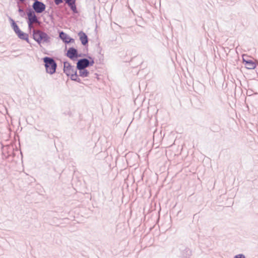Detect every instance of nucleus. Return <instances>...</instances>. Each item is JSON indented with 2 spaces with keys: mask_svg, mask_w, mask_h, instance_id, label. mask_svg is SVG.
Listing matches in <instances>:
<instances>
[{
  "mask_svg": "<svg viewBox=\"0 0 258 258\" xmlns=\"http://www.w3.org/2000/svg\"><path fill=\"white\" fill-rule=\"evenodd\" d=\"M43 61L47 73L50 74H54L56 68V64L54 60L51 58L45 57L43 58Z\"/></svg>",
  "mask_w": 258,
  "mask_h": 258,
  "instance_id": "nucleus-1",
  "label": "nucleus"
},
{
  "mask_svg": "<svg viewBox=\"0 0 258 258\" xmlns=\"http://www.w3.org/2000/svg\"><path fill=\"white\" fill-rule=\"evenodd\" d=\"M56 5H58L62 3V0H54Z\"/></svg>",
  "mask_w": 258,
  "mask_h": 258,
  "instance_id": "nucleus-14",
  "label": "nucleus"
},
{
  "mask_svg": "<svg viewBox=\"0 0 258 258\" xmlns=\"http://www.w3.org/2000/svg\"><path fill=\"white\" fill-rule=\"evenodd\" d=\"M35 2L33 5V8L35 11L37 13H41L43 12L45 9V5L37 0H35Z\"/></svg>",
  "mask_w": 258,
  "mask_h": 258,
  "instance_id": "nucleus-5",
  "label": "nucleus"
},
{
  "mask_svg": "<svg viewBox=\"0 0 258 258\" xmlns=\"http://www.w3.org/2000/svg\"><path fill=\"white\" fill-rule=\"evenodd\" d=\"M67 55L71 59H74L78 56L77 51L74 48H70L68 50Z\"/></svg>",
  "mask_w": 258,
  "mask_h": 258,
  "instance_id": "nucleus-10",
  "label": "nucleus"
},
{
  "mask_svg": "<svg viewBox=\"0 0 258 258\" xmlns=\"http://www.w3.org/2000/svg\"><path fill=\"white\" fill-rule=\"evenodd\" d=\"M79 70H80V71H79L80 75L81 77H86L88 76V75L89 74V72L87 70H84V69Z\"/></svg>",
  "mask_w": 258,
  "mask_h": 258,
  "instance_id": "nucleus-13",
  "label": "nucleus"
},
{
  "mask_svg": "<svg viewBox=\"0 0 258 258\" xmlns=\"http://www.w3.org/2000/svg\"><path fill=\"white\" fill-rule=\"evenodd\" d=\"M12 26L14 29V30L16 32V33L18 35L19 37L22 39L26 40L28 42H29L28 36L27 34H25L21 30L19 29L16 23L12 20Z\"/></svg>",
  "mask_w": 258,
  "mask_h": 258,
  "instance_id": "nucleus-4",
  "label": "nucleus"
},
{
  "mask_svg": "<svg viewBox=\"0 0 258 258\" xmlns=\"http://www.w3.org/2000/svg\"><path fill=\"white\" fill-rule=\"evenodd\" d=\"M63 66V71L68 76H70L72 80H75V77H76V73L74 68L67 62H64Z\"/></svg>",
  "mask_w": 258,
  "mask_h": 258,
  "instance_id": "nucleus-3",
  "label": "nucleus"
},
{
  "mask_svg": "<svg viewBox=\"0 0 258 258\" xmlns=\"http://www.w3.org/2000/svg\"><path fill=\"white\" fill-rule=\"evenodd\" d=\"M66 3L70 7L71 10L74 12L77 13V8L75 5V0H64Z\"/></svg>",
  "mask_w": 258,
  "mask_h": 258,
  "instance_id": "nucleus-12",
  "label": "nucleus"
},
{
  "mask_svg": "<svg viewBox=\"0 0 258 258\" xmlns=\"http://www.w3.org/2000/svg\"><path fill=\"white\" fill-rule=\"evenodd\" d=\"M78 35L83 45H85L88 43V37L85 33L82 31L80 32Z\"/></svg>",
  "mask_w": 258,
  "mask_h": 258,
  "instance_id": "nucleus-11",
  "label": "nucleus"
},
{
  "mask_svg": "<svg viewBox=\"0 0 258 258\" xmlns=\"http://www.w3.org/2000/svg\"><path fill=\"white\" fill-rule=\"evenodd\" d=\"M234 258H245V256L242 254H238Z\"/></svg>",
  "mask_w": 258,
  "mask_h": 258,
  "instance_id": "nucleus-15",
  "label": "nucleus"
},
{
  "mask_svg": "<svg viewBox=\"0 0 258 258\" xmlns=\"http://www.w3.org/2000/svg\"><path fill=\"white\" fill-rule=\"evenodd\" d=\"M60 38L66 43L74 42V39L70 38L67 34L63 32L59 33Z\"/></svg>",
  "mask_w": 258,
  "mask_h": 258,
  "instance_id": "nucleus-9",
  "label": "nucleus"
},
{
  "mask_svg": "<svg viewBox=\"0 0 258 258\" xmlns=\"http://www.w3.org/2000/svg\"><path fill=\"white\" fill-rule=\"evenodd\" d=\"M28 21L31 23H37L38 22L35 12L30 10L27 13Z\"/></svg>",
  "mask_w": 258,
  "mask_h": 258,
  "instance_id": "nucleus-8",
  "label": "nucleus"
},
{
  "mask_svg": "<svg viewBox=\"0 0 258 258\" xmlns=\"http://www.w3.org/2000/svg\"><path fill=\"white\" fill-rule=\"evenodd\" d=\"M243 61L244 63V65L247 69H254L256 64L255 62L251 60H246L243 57Z\"/></svg>",
  "mask_w": 258,
  "mask_h": 258,
  "instance_id": "nucleus-7",
  "label": "nucleus"
},
{
  "mask_svg": "<svg viewBox=\"0 0 258 258\" xmlns=\"http://www.w3.org/2000/svg\"><path fill=\"white\" fill-rule=\"evenodd\" d=\"M89 64V61L87 59H82L77 63V68L79 70H83L87 67Z\"/></svg>",
  "mask_w": 258,
  "mask_h": 258,
  "instance_id": "nucleus-6",
  "label": "nucleus"
},
{
  "mask_svg": "<svg viewBox=\"0 0 258 258\" xmlns=\"http://www.w3.org/2000/svg\"><path fill=\"white\" fill-rule=\"evenodd\" d=\"M33 36V39L39 44L47 42L49 39L48 35L40 30H34Z\"/></svg>",
  "mask_w": 258,
  "mask_h": 258,
  "instance_id": "nucleus-2",
  "label": "nucleus"
},
{
  "mask_svg": "<svg viewBox=\"0 0 258 258\" xmlns=\"http://www.w3.org/2000/svg\"><path fill=\"white\" fill-rule=\"evenodd\" d=\"M33 23H31V22L28 21V26L30 29H31V28H32V25Z\"/></svg>",
  "mask_w": 258,
  "mask_h": 258,
  "instance_id": "nucleus-16",
  "label": "nucleus"
}]
</instances>
